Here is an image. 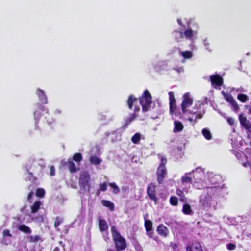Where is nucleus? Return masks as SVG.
<instances>
[{
	"label": "nucleus",
	"mask_w": 251,
	"mask_h": 251,
	"mask_svg": "<svg viewBox=\"0 0 251 251\" xmlns=\"http://www.w3.org/2000/svg\"><path fill=\"white\" fill-rule=\"evenodd\" d=\"M176 194L177 196L181 197L180 201H186V198L185 197L184 194L182 190L180 189H177L176 191Z\"/></svg>",
	"instance_id": "nucleus-34"
},
{
	"label": "nucleus",
	"mask_w": 251,
	"mask_h": 251,
	"mask_svg": "<svg viewBox=\"0 0 251 251\" xmlns=\"http://www.w3.org/2000/svg\"><path fill=\"white\" fill-rule=\"evenodd\" d=\"M2 235L3 237H12V234L10 233V230L8 229H4L2 232Z\"/></svg>",
	"instance_id": "nucleus-43"
},
{
	"label": "nucleus",
	"mask_w": 251,
	"mask_h": 251,
	"mask_svg": "<svg viewBox=\"0 0 251 251\" xmlns=\"http://www.w3.org/2000/svg\"><path fill=\"white\" fill-rule=\"evenodd\" d=\"M90 163L94 165H99L102 162V160L96 156V155H92L89 158Z\"/></svg>",
	"instance_id": "nucleus-22"
},
{
	"label": "nucleus",
	"mask_w": 251,
	"mask_h": 251,
	"mask_svg": "<svg viewBox=\"0 0 251 251\" xmlns=\"http://www.w3.org/2000/svg\"><path fill=\"white\" fill-rule=\"evenodd\" d=\"M239 120L241 126L251 133V123L247 120L243 113L239 115Z\"/></svg>",
	"instance_id": "nucleus-10"
},
{
	"label": "nucleus",
	"mask_w": 251,
	"mask_h": 251,
	"mask_svg": "<svg viewBox=\"0 0 251 251\" xmlns=\"http://www.w3.org/2000/svg\"><path fill=\"white\" fill-rule=\"evenodd\" d=\"M249 145L251 146V141L249 143Z\"/></svg>",
	"instance_id": "nucleus-60"
},
{
	"label": "nucleus",
	"mask_w": 251,
	"mask_h": 251,
	"mask_svg": "<svg viewBox=\"0 0 251 251\" xmlns=\"http://www.w3.org/2000/svg\"><path fill=\"white\" fill-rule=\"evenodd\" d=\"M41 203L40 201H36L31 206V210L32 213H36L40 209Z\"/></svg>",
	"instance_id": "nucleus-23"
},
{
	"label": "nucleus",
	"mask_w": 251,
	"mask_h": 251,
	"mask_svg": "<svg viewBox=\"0 0 251 251\" xmlns=\"http://www.w3.org/2000/svg\"><path fill=\"white\" fill-rule=\"evenodd\" d=\"M212 196L207 195L204 197L201 198L199 201V206L202 209L207 210L211 206Z\"/></svg>",
	"instance_id": "nucleus-6"
},
{
	"label": "nucleus",
	"mask_w": 251,
	"mask_h": 251,
	"mask_svg": "<svg viewBox=\"0 0 251 251\" xmlns=\"http://www.w3.org/2000/svg\"><path fill=\"white\" fill-rule=\"evenodd\" d=\"M47 122H49V123H51V121H50V122H49V121H48V120H47Z\"/></svg>",
	"instance_id": "nucleus-62"
},
{
	"label": "nucleus",
	"mask_w": 251,
	"mask_h": 251,
	"mask_svg": "<svg viewBox=\"0 0 251 251\" xmlns=\"http://www.w3.org/2000/svg\"><path fill=\"white\" fill-rule=\"evenodd\" d=\"M170 202L173 206H177L178 204L177 198L175 196H171L170 198Z\"/></svg>",
	"instance_id": "nucleus-36"
},
{
	"label": "nucleus",
	"mask_w": 251,
	"mask_h": 251,
	"mask_svg": "<svg viewBox=\"0 0 251 251\" xmlns=\"http://www.w3.org/2000/svg\"><path fill=\"white\" fill-rule=\"evenodd\" d=\"M101 204L103 206L108 208L111 211L114 210V204L110 201L103 200L101 201Z\"/></svg>",
	"instance_id": "nucleus-19"
},
{
	"label": "nucleus",
	"mask_w": 251,
	"mask_h": 251,
	"mask_svg": "<svg viewBox=\"0 0 251 251\" xmlns=\"http://www.w3.org/2000/svg\"><path fill=\"white\" fill-rule=\"evenodd\" d=\"M231 106L233 107L234 111L237 112L239 109V107L236 102V101L234 100L232 102L229 103Z\"/></svg>",
	"instance_id": "nucleus-39"
},
{
	"label": "nucleus",
	"mask_w": 251,
	"mask_h": 251,
	"mask_svg": "<svg viewBox=\"0 0 251 251\" xmlns=\"http://www.w3.org/2000/svg\"><path fill=\"white\" fill-rule=\"evenodd\" d=\"M186 251H203L201 246L199 243H196L193 247L188 246L186 247Z\"/></svg>",
	"instance_id": "nucleus-20"
},
{
	"label": "nucleus",
	"mask_w": 251,
	"mask_h": 251,
	"mask_svg": "<svg viewBox=\"0 0 251 251\" xmlns=\"http://www.w3.org/2000/svg\"><path fill=\"white\" fill-rule=\"evenodd\" d=\"M140 110V107L138 106H135L134 107V113L136 114V112H139Z\"/></svg>",
	"instance_id": "nucleus-52"
},
{
	"label": "nucleus",
	"mask_w": 251,
	"mask_h": 251,
	"mask_svg": "<svg viewBox=\"0 0 251 251\" xmlns=\"http://www.w3.org/2000/svg\"><path fill=\"white\" fill-rule=\"evenodd\" d=\"M192 181V179L190 177L183 176L182 178V182L183 183H191Z\"/></svg>",
	"instance_id": "nucleus-41"
},
{
	"label": "nucleus",
	"mask_w": 251,
	"mask_h": 251,
	"mask_svg": "<svg viewBox=\"0 0 251 251\" xmlns=\"http://www.w3.org/2000/svg\"><path fill=\"white\" fill-rule=\"evenodd\" d=\"M61 113V111L60 110H59V109H56L54 111V114L55 115H59V114H60Z\"/></svg>",
	"instance_id": "nucleus-54"
},
{
	"label": "nucleus",
	"mask_w": 251,
	"mask_h": 251,
	"mask_svg": "<svg viewBox=\"0 0 251 251\" xmlns=\"http://www.w3.org/2000/svg\"><path fill=\"white\" fill-rule=\"evenodd\" d=\"M202 117V115L201 113L198 114L194 119V124L197 122V119H201Z\"/></svg>",
	"instance_id": "nucleus-50"
},
{
	"label": "nucleus",
	"mask_w": 251,
	"mask_h": 251,
	"mask_svg": "<svg viewBox=\"0 0 251 251\" xmlns=\"http://www.w3.org/2000/svg\"><path fill=\"white\" fill-rule=\"evenodd\" d=\"M99 228L100 231L104 232L108 230V225L105 220L100 219L99 220Z\"/></svg>",
	"instance_id": "nucleus-16"
},
{
	"label": "nucleus",
	"mask_w": 251,
	"mask_h": 251,
	"mask_svg": "<svg viewBox=\"0 0 251 251\" xmlns=\"http://www.w3.org/2000/svg\"><path fill=\"white\" fill-rule=\"evenodd\" d=\"M44 118H45V119H46L47 118V116H45Z\"/></svg>",
	"instance_id": "nucleus-61"
},
{
	"label": "nucleus",
	"mask_w": 251,
	"mask_h": 251,
	"mask_svg": "<svg viewBox=\"0 0 251 251\" xmlns=\"http://www.w3.org/2000/svg\"><path fill=\"white\" fill-rule=\"evenodd\" d=\"M28 173H29V179L30 180H31V178H30V177H32L33 178V179H32V181L34 182V181H35L37 180V178L36 177H33V174L32 173H31V172H29L28 171Z\"/></svg>",
	"instance_id": "nucleus-49"
},
{
	"label": "nucleus",
	"mask_w": 251,
	"mask_h": 251,
	"mask_svg": "<svg viewBox=\"0 0 251 251\" xmlns=\"http://www.w3.org/2000/svg\"><path fill=\"white\" fill-rule=\"evenodd\" d=\"M169 99V109L170 113L173 114L176 112L177 109L176 99L175 98L174 93L173 92L170 91L168 93Z\"/></svg>",
	"instance_id": "nucleus-9"
},
{
	"label": "nucleus",
	"mask_w": 251,
	"mask_h": 251,
	"mask_svg": "<svg viewBox=\"0 0 251 251\" xmlns=\"http://www.w3.org/2000/svg\"><path fill=\"white\" fill-rule=\"evenodd\" d=\"M109 186L113 189V193L117 194L120 192V189L115 182L110 183Z\"/></svg>",
	"instance_id": "nucleus-33"
},
{
	"label": "nucleus",
	"mask_w": 251,
	"mask_h": 251,
	"mask_svg": "<svg viewBox=\"0 0 251 251\" xmlns=\"http://www.w3.org/2000/svg\"><path fill=\"white\" fill-rule=\"evenodd\" d=\"M174 128L173 131L174 132H179L183 130L184 126L182 123L179 121H175L174 122Z\"/></svg>",
	"instance_id": "nucleus-17"
},
{
	"label": "nucleus",
	"mask_w": 251,
	"mask_h": 251,
	"mask_svg": "<svg viewBox=\"0 0 251 251\" xmlns=\"http://www.w3.org/2000/svg\"><path fill=\"white\" fill-rule=\"evenodd\" d=\"M34 194V192H30L27 195V201L31 202V199L32 198Z\"/></svg>",
	"instance_id": "nucleus-48"
},
{
	"label": "nucleus",
	"mask_w": 251,
	"mask_h": 251,
	"mask_svg": "<svg viewBox=\"0 0 251 251\" xmlns=\"http://www.w3.org/2000/svg\"><path fill=\"white\" fill-rule=\"evenodd\" d=\"M137 117V115L135 113H132L130 117L124 119L125 124L123 126L124 127H127V126Z\"/></svg>",
	"instance_id": "nucleus-18"
},
{
	"label": "nucleus",
	"mask_w": 251,
	"mask_h": 251,
	"mask_svg": "<svg viewBox=\"0 0 251 251\" xmlns=\"http://www.w3.org/2000/svg\"><path fill=\"white\" fill-rule=\"evenodd\" d=\"M139 101L142 107L143 112H147L150 110L151 104L152 103V97L148 90L144 91L139 98Z\"/></svg>",
	"instance_id": "nucleus-2"
},
{
	"label": "nucleus",
	"mask_w": 251,
	"mask_h": 251,
	"mask_svg": "<svg viewBox=\"0 0 251 251\" xmlns=\"http://www.w3.org/2000/svg\"><path fill=\"white\" fill-rule=\"evenodd\" d=\"M42 112H45L46 114L49 115L48 110L47 109L44 108V107H40L34 112V114L35 118L37 119H39L42 116H44V113H42Z\"/></svg>",
	"instance_id": "nucleus-13"
},
{
	"label": "nucleus",
	"mask_w": 251,
	"mask_h": 251,
	"mask_svg": "<svg viewBox=\"0 0 251 251\" xmlns=\"http://www.w3.org/2000/svg\"><path fill=\"white\" fill-rule=\"evenodd\" d=\"M227 121L228 123V124L231 126H232L234 124V120L233 119V118L231 117L227 118Z\"/></svg>",
	"instance_id": "nucleus-46"
},
{
	"label": "nucleus",
	"mask_w": 251,
	"mask_h": 251,
	"mask_svg": "<svg viewBox=\"0 0 251 251\" xmlns=\"http://www.w3.org/2000/svg\"><path fill=\"white\" fill-rule=\"evenodd\" d=\"M243 165L245 167H249L251 168V164H250V163H249L248 162H245V163H243Z\"/></svg>",
	"instance_id": "nucleus-53"
},
{
	"label": "nucleus",
	"mask_w": 251,
	"mask_h": 251,
	"mask_svg": "<svg viewBox=\"0 0 251 251\" xmlns=\"http://www.w3.org/2000/svg\"><path fill=\"white\" fill-rule=\"evenodd\" d=\"M141 140V134L139 133H136L131 138V141L134 144H138Z\"/></svg>",
	"instance_id": "nucleus-31"
},
{
	"label": "nucleus",
	"mask_w": 251,
	"mask_h": 251,
	"mask_svg": "<svg viewBox=\"0 0 251 251\" xmlns=\"http://www.w3.org/2000/svg\"><path fill=\"white\" fill-rule=\"evenodd\" d=\"M202 134L204 137V138L208 140H210L212 139V135L210 131L207 128H204L202 130Z\"/></svg>",
	"instance_id": "nucleus-27"
},
{
	"label": "nucleus",
	"mask_w": 251,
	"mask_h": 251,
	"mask_svg": "<svg viewBox=\"0 0 251 251\" xmlns=\"http://www.w3.org/2000/svg\"><path fill=\"white\" fill-rule=\"evenodd\" d=\"M45 194V190L43 188H39L37 189L36 191V196L37 197L43 198Z\"/></svg>",
	"instance_id": "nucleus-32"
},
{
	"label": "nucleus",
	"mask_w": 251,
	"mask_h": 251,
	"mask_svg": "<svg viewBox=\"0 0 251 251\" xmlns=\"http://www.w3.org/2000/svg\"><path fill=\"white\" fill-rule=\"evenodd\" d=\"M177 22H178V24H179L180 25H181L182 23H181V20H180L178 19V20H177Z\"/></svg>",
	"instance_id": "nucleus-57"
},
{
	"label": "nucleus",
	"mask_w": 251,
	"mask_h": 251,
	"mask_svg": "<svg viewBox=\"0 0 251 251\" xmlns=\"http://www.w3.org/2000/svg\"><path fill=\"white\" fill-rule=\"evenodd\" d=\"M245 108L248 111V113L251 114V106L249 105H246Z\"/></svg>",
	"instance_id": "nucleus-51"
},
{
	"label": "nucleus",
	"mask_w": 251,
	"mask_h": 251,
	"mask_svg": "<svg viewBox=\"0 0 251 251\" xmlns=\"http://www.w3.org/2000/svg\"><path fill=\"white\" fill-rule=\"evenodd\" d=\"M174 32L175 33L179 34V37H176V41L178 42L180 41L183 38V35H184L187 39L191 40L194 36L197 34V32L192 30L191 29H187L185 30L184 33L182 31H175Z\"/></svg>",
	"instance_id": "nucleus-5"
},
{
	"label": "nucleus",
	"mask_w": 251,
	"mask_h": 251,
	"mask_svg": "<svg viewBox=\"0 0 251 251\" xmlns=\"http://www.w3.org/2000/svg\"><path fill=\"white\" fill-rule=\"evenodd\" d=\"M50 175L51 176H54L55 175V168L53 166H51L50 167Z\"/></svg>",
	"instance_id": "nucleus-45"
},
{
	"label": "nucleus",
	"mask_w": 251,
	"mask_h": 251,
	"mask_svg": "<svg viewBox=\"0 0 251 251\" xmlns=\"http://www.w3.org/2000/svg\"><path fill=\"white\" fill-rule=\"evenodd\" d=\"M111 230L116 251L125 250L127 248V244L125 238L117 231L115 226H112Z\"/></svg>",
	"instance_id": "nucleus-1"
},
{
	"label": "nucleus",
	"mask_w": 251,
	"mask_h": 251,
	"mask_svg": "<svg viewBox=\"0 0 251 251\" xmlns=\"http://www.w3.org/2000/svg\"><path fill=\"white\" fill-rule=\"evenodd\" d=\"M167 174L166 168L158 167L157 170V181L159 184L163 182L165 176Z\"/></svg>",
	"instance_id": "nucleus-11"
},
{
	"label": "nucleus",
	"mask_w": 251,
	"mask_h": 251,
	"mask_svg": "<svg viewBox=\"0 0 251 251\" xmlns=\"http://www.w3.org/2000/svg\"><path fill=\"white\" fill-rule=\"evenodd\" d=\"M147 193L150 200H152L155 203L158 201L156 195V186L152 183H150L147 188Z\"/></svg>",
	"instance_id": "nucleus-7"
},
{
	"label": "nucleus",
	"mask_w": 251,
	"mask_h": 251,
	"mask_svg": "<svg viewBox=\"0 0 251 251\" xmlns=\"http://www.w3.org/2000/svg\"><path fill=\"white\" fill-rule=\"evenodd\" d=\"M193 101V99L190 97L189 93H186L183 95V100L181 104V108L183 114H185L187 112V108L192 105Z\"/></svg>",
	"instance_id": "nucleus-4"
},
{
	"label": "nucleus",
	"mask_w": 251,
	"mask_h": 251,
	"mask_svg": "<svg viewBox=\"0 0 251 251\" xmlns=\"http://www.w3.org/2000/svg\"><path fill=\"white\" fill-rule=\"evenodd\" d=\"M72 159L77 163H80L82 160V156L80 153H76L73 156Z\"/></svg>",
	"instance_id": "nucleus-29"
},
{
	"label": "nucleus",
	"mask_w": 251,
	"mask_h": 251,
	"mask_svg": "<svg viewBox=\"0 0 251 251\" xmlns=\"http://www.w3.org/2000/svg\"><path fill=\"white\" fill-rule=\"evenodd\" d=\"M189 113H190V114H194L195 113H192L191 111H189Z\"/></svg>",
	"instance_id": "nucleus-59"
},
{
	"label": "nucleus",
	"mask_w": 251,
	"mask_h": 251,
	"mask_svg": "<svg viewBox=\"0 0 251 251\" xmlns=\"http://www.w3.org/2000/svg\"><path fill=\"white\" fill-rule=\"evenodd\" d=\"M145 227L147 235L150 238H152L153 234V232L152 231V222L150 220H145Z\"/></svg>",
	"instance_id": "nucleus-12"
},
{
	"label": "nucleus",
	"mask_w": 251,
	"mask_h": 251,
	"mask_svg": "<svg viewBox=\"0 0 251 251\" xmlns=\"http://www.w3.org/2000/svg\"><path fill=\"white\" fill-rule=\"evenodd\" d=\"M210 80L211 85L215 88H217L222 86L224 83L223 78L218 74L211 75L210 76Z\"/></svg>",
	"instance_id": "nucleus-8"
},
{
	"label": "nucleus",
	"mask_w": 251,
	"mask_h": 251,
	"mask_svg": "<svg viewBox=\"0 0 251 251\" xmlns=\"http://www.w3.org/2000/svg\"><path fill=\"white\" fill-rule=\"evenodd\" d=\"M18 229L26 234H30L31 233V229L25 225H21L19 226Z\"/></svg>",
	"instance_id": "nucleus-24"
},
{
	"label": "nucleus",
	"mask_w": 251,
	"mask_h": 251,
	"mask_svg": "<svg viewBox=\"0 0 251 251\" xmlns=\"http://www.w3.org/2000/svg\"><path fill=\"white\" fill-rule=\"evenodd\" d=\"M36 187V185L34 184H30L28 187V190L30 192H34V190Z\"/></svg>",
	"instance_id": "nucleus-47"
},
{
	"label": "nucleus",
	"mask_w": 251,
	"mask_h": 251,
	"mask_svg": "<svg viewBox=\"0 0 251 251\" xmlns=\"http://www.w3.org/2000/svg\"><path fill=\"white\" fill-rule=\"evenodd\" d=\"M90 176L88 172L85 171L80 174L79 178V184L81 188L85 189L86 187L89 191L90 188Z\"/></svg>",
	"instance_id": "nucleus-3"
},
{
	"label": "nucleus",
	"mask_w": 251,
	"mask_h": 251,
	"mask_svg": "<svg viewBox=\"0 0 251 251\" xmlns=\"http://www.w3.org/2000/svg\"><path fill=\"white\" fill-rule=\"evenodd\" d=\"M237 99L241 102H245L248 100V96L244 94H238L237 95Z\"/></svg>",
	"instance_id": "nucleus-28"
},
{
	"label": "nucleus",
	"mask_w": 251,
	"mask_h": 251,
	"mask_svg": "<svg viewBox=\"0 0 251 251\" xmlns=\"http://www.w3.org/2000/svg\"><path fill=\"white\" fill-rule=\"evenodd\" d=\"M236 245L233 243H229L226 245L227 249L229 251L235 250L236 249Z\"/></svg>",
	"instance_id": "nucleus-44"
},
{
	"label": "nucleus",
	"mask_w": 251,
	"mask_h": 251,
	"mask_svg": "<svg viewBox=\"0 0 251 251\" xmlns=\"http://www.w3.org/2000/svg\"><path fill=\"white\" fill-rule=\"evenodd\" d=\"M182 212L185 215H190L192 212L191 206L188 204H184L182 208Z\"/></svg>",
	"instance_id": "nucleus-26"
},
{
	"label": "nucleus",
	"mask_w": 251,
	"mask_h": 251,
	"mask_svg": "<svg viewBox=\"0 0 251 251\" xmlns=\"http://www.w3.org/2000/svg\"><path fill=\"white\" fill-rule=\"evenodd\" d=\"M63 221V219L60 217H56L55 219L54 226L57 228Z\"/></svg>",
	"instance_id": "nucleus-38"
},
{
	"label": "nucleus",
	"mask_w": 251,
	"mask_h": 251,
	"mask_svg": "<svg viewBox=\"0 0 251 251\" xmlns=\"http://www.w3.org/2000/svg\"><path fill=\"white\" fill-rule=\"evenodd\" d=\"M36 94L39 97V100L43 103H47L48 100L47 96L43 90L38 88L36 91Z\"/></svg>",
	"instance_id": "nucleus-15"
},
{
	"label": "nucleus",
	"mask_w": 251,
	"mask_h": 251,
	"mask_svg": "<svg viewBox=\"0 0 251 251\" xmlns=\"http://www.w3.org/2000/svg\"><path fill=\"white\" fill-rule=\"evenodd\" d=\"M181 55L185 59L191 58L193 56V53L190 51H186L181 52Z\"/></svg>",
	"instance_id": "nucleus-35"
},
{
	"label": "nucleus",
	"mask_w": 251,
	"mask_h": 251,
	"mask_svg": "<svg viewBox=\"0 0 251 251\" xmlns=\"http://www.w3.org/2000/svg\"><path fill=\"white\" fill-rule=\"evenodd\" d=\"M188 120L189 121H190V122H194V120L192 118H189L188 119Z\"/></svg>",
	"instance_id": "nucleus-55"
},
{
	"label": "nucleus",
	"mask_w": 251,
	"mask_h": 251,
	"mask_svg": "<svg viewBox=\"0 0 251 251\" xmlns=\"http://www.w3.org/2000/svg\"><path fill=\"white\" fill-rule=\"evenodd\" d=\"M53 251H60V249L58 247H55Z\"/></svg>",
	"instance_id": "nucleus-56"
},
{
	"label": "nucleus",
	"mask_w": 251,
	"mask_h": 251,
	"mask_svg": "<svg viewBox=\"0 0 251 251\" xmlns=\"http://www.w3.org/2000/svg\"><path fill=\"white\" fill-rule=\"evenodd\" d=\"M67 165H68V167L69 170V171L71 173L76 172L78 170V169H77L75 167V164L73 162V161H71V160L68 161L67 162Z\"/></svg>",
	"instance_id": "nucleus-25"
},
{
	"label": "nucleus",
	"mask_w": 251,
	"mask_h": 251,
	"mask_svg": "<svg viewBox=\"0 0 251 251\" xmlns=\"http://www.w3.org/2000/svg\"><path fill=\"white\" fill-rule=\"evenodd\" d=\"M100 190H98L97 191V195H98L100 194Z\"/></svg>",
	"instance_id": "nucleus-58"
},
{
	"label": "nucleus",
	"mask_w": 251,
	"mask_h": 251,
	"mask_svg": "<svg viewBox=\"0 0 251 251\" xmlns=\"http://www.w3.org/2000/svg\"><path fill=\"white\" fill-rule=\"evenodd\" d=\"M28 241L30 243H35L39 241H42L41 238L39 235H34V236H30L28 238Z\"/></svg>",
	"instance_id": "nucleus-30"
},
{
	"label": "nucleus",
	"mask_w": 251,
	"mask_h": 251,
	"mask_svg": "<svg viewBox=\"0 0 251 251\" xmlns=\"http://www.w3.org/2000/svg\"><path fill=\"white\" fill-rule=\"evenodd\" d=\"M137 101V99L134 97L133 95H130L128 97V100L127 101V103L129 109L131 110L132 109L133 104Z\"/></svg>",
	"instance_id": "nucleus-21"
},
{
	"label": "nucleus",
	"mask_w": 251,
	"mask_h": 251,
	"mask_svg": "<svg viewBox=\"0 0 251 251\" xmlns=\"http://www.w3.org/2000/svg\"><path fill=\"white\" fill-rule=\"evenodd\" d=\"M167 163V159L164 157H162L161 159V162L158 167L160 168H166L165 165Z\"/></svg>",
	"instance_id": "nucleus-40"
},
{
	"label": "nucleus",
	"mask_w": 251,
	"mask_h": 251,
	"mask_svg": "<svg viewBox=\"0 0 251 251\" xmlns=\"http://www.w3.org/2000/svg\"><path fill=\"white\" fill-rule=\"evenodd\" d=\"M158 234L163 237H167L168 234V228L163 224H160L157 228Z\"/></svg>",
	"instance_id": "nucleus-14"
},
{
	"label": "nucleus",
	"mask_w": 251,
	"mask_h": 251,
	"mask_svg": "<svg viewBox=\"0 0 251 251\" xmlns=\"http://www.w3.org/2000/svg\"><path fill=\"white\" fill-rule=\"evenodd\" d=\"M224 98L229 103L232 102L233 100H234L231 94L229 93H225L224 94Z\"/></svg>",
	"instance_id": "nucleus-37"
},
{
	"label": "nucleus",
	"mask_w": 251,
	"mask_h": 251,
	"mask_svg": "<svg viewBox=\"0 0 251 251\" xmlns=\"http://www.w3.org/2000/svg\"><path fill=\"white\" fill-rule=\"evenodd\" d=\"M100 189L101 191H105L107 189V184L106 182L100 183L99 185Z\"/></svg>",
	"instance_id": "nucleus-42"
}]
</instances>
